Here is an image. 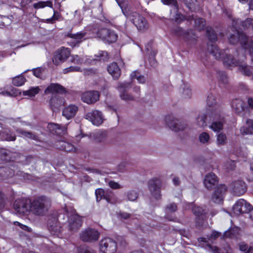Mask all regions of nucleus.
I'll list each match as a JSON object with an SVG mask.
<instances>
[{"instance_id": "obj_31", "label": "nucleus", "mask_w": 253, "mask_h": 253, "mask_svg": "<svg viewBox=\"0 0 253 253\" xmlns=\"http://www.w3.org/2000/svg\"><path fill=\"white\" fill-rule=\"evenodd\" d=\"M48 230L53 234L57 233L60 229L56 218L53 217L48 221Z\"/></svg>"}, {"instance_id": "obj_21", "label": "nucleus", "mask_w": 253, "mask_h": 253, "mask_svg": "<svg viewBox=\"0 0 253 253\" xmlns=\"http://www.w3.org/2000/svg\"><path fill=\"white\" fill-rule=\"evenodd\" d=\"M218 182L217 177L212 172L209 173L205 175L204 184L205 187L209 190H211L217 185Z\"/></svg>"}, {"instance_id": "obj_28", "label": "nucleus", "mask_w": 253, "mask_h": 253, "mask_svg": "<svg viewBox=\"0 0 253 253\" xmlns=\"http://www.w3.org/2000/svg\"><path fill=\"white\" fill-rule=\"evenodd\" d=\"M187 20H194V27L198 31H201L204 30L206 26L205 20L201 18H195L194 16H189L186 18Z\"/></svg>"}, {"instance_id": "obj_23", "label": "nucleus", "mask_w": 253, "mask_h": 253, "mask_svg": "<svg viewBox=\"0 0 253 253\" xmlns=\"http://www.w3.org/2000/svg\"><path fill=\"white\" fill-rule=\"evenodd\" d=\"M65 92V88L58 84L51 83L44 90L45 95L51 94L52 96L58 93H62Z\"/></svg>"}, {"instance_id": "obj_53", "label": "nucleus", "mask_w": 253, "mask_h": 253, "mask_svg": "<svg viewBox=\"0 0 253 253\" xmlns=\"http://www.w3.org/2000/svg\"><path fill=\"white\" fill-rule=\"evenodd\" d=\"M207 104L209 107L213 106L216 103V98L212 93L210 94L207 97Z\"/></svg>"}, {"instance_id": "obj_40", "label": "nucleus", "mask_w": 253, "mask_h": 253, "mask_svg": "<svg viewBox=\"0 0 253 253\" xmlns=\"http://www.w3.org/2000/svg\"><path fill=\"white\" fill-rule=\"evenodd\" d=\"M40 90V89L38 86L32 87L28 90L24 91L23 95L24 96L27 95L31 97H34L39 92Z\"/></svg>"}, {"instance_id": "obj_11", "label": "nucleus", "mask_w": 253, "mask_h": 253, "mask_svg": "<svg viewBox=\"0 0 253 253\" xmlns=\"http://www.w3.org/2000/svg\"><path fill=\"white\" fill-rule=\"evenodd\" d=\"M80 237L84 242H92L98 240L99 233L95 229L88 228L82 231Z\"/></svg>"}, {"instance_id": "obj_55", "label": "nucleus", "mask_w": 253, "mask_h": 253, "mask_svg": "<svg viewBox=\"0 0 253 253\" xmlns=\"http://www.w3.org/2000/svg\"><path fill=\"white\" fill-rule=\"evenodd\" d=\"M127 197L128 200L134 201L137 198L138 194L134 190H129L127 193Z\"/></svg>"}, {"instance_id": "obj_58", "label": "nucleus", "mask_w": 253, "mask_h": 253, "mask_svg": "<svg viewBox=\"0 0 253 253\" xmlns=\"http://www.w3.org/2000/svg\"><path fill=\"white\" fill-rule=\"evenodd\" d=\"M33 75L36 77L41 78L42 76V73L44 71V69L42 68H37L32 70Z\"/></svg>"}, {"instance_id": "obj_17", "label": "nucleus", "mask_w": 253, "mask_h": 253, "mask_svg": "<svg viewBox=\"0 0 253 253\" xmlns=\"http://www.w3.org/2000/svg\"><path fill=\"white\" fill-rule=\"evenodd\" d=\"M165 121L169 127L175 132L183 130L186 127L185 125L182 124L178 120L171 116H166Z\"/></svg>"}, {"instance_id": "obj_38", "label": "nucleus", "mask_w": 253, "mask_h": 253, "mask_svg": "<svg viewBox=\"0 0 253 253\" xmlns=\"http://www.w3.org/2000/svg\"><path fill=\"white\" fill-rule=\"evenodd\" d=\"M239 229L237 227L230 229L224 233V237L230 238H236L239 234Z\"/></svg>"}, {"instance_id": "obj_14", "label": "nucleus", "mask_w": 253, "mask_h": 253, "mask_svg": "<svg viewBox=\"0 0 253 253\" xmlns=\"http://www.w3.org/2000/svg\"><path fill=\"white\" fill-rule=\"evenodd\" d=\"M86 35V33L84 31L78 32L76 34L68 33L67 36L71 39L67 42L72 47L79 46L82 42L85 40V37Z\"/></svg>"}, {"instance_id": "obj_30", "label": "nucleus", "mask_w": 253, "mask_h": 253, "mask_svg": "<svg viewBox=\"0 0 253 253\" xmlns=\"http://www.w3.org/2000/svg\"><path fill=\"white\" fill-rule=\"evenodd\" d=\"M55 146L57 148L67 152H71L75 149L74 145L63 140L56 142Z\"/></svg>"}, {"instance_id": "obj_16", "label": "nucleus", "mask_w": 253, "mask_h": 253, "mask_svg": "<svg viewBox=\"0 0 253 253\" xmlns=\"http://www.w3.org/2000/svg\"><path fill=\"white\" fill-rule=\"evenodd\" d=\"M100 94L96 90H89L82 93L81 100L83 102L89 104H93L99 99Z\"/></svg>"}, {"instance_id": "obj_3", "label": "nucleus", "mask_w": 253, "mask_h": 253, "mask_svg": "<svg viewBox=\"0 0 253 253\" xmlns=\"http://www.w3.org/2000/svg\"><path fill=\"white\" fill-rule=\"evenodd\" d=\"M131 87L130 83H119L117 89L119 91L121 98L125 101L134 100L139 97L140 95V88L138 86H134L132 88V93H128V91Z\"/></svg>"}, {"instance_id": "obj_26", "label": "nucleus", "mask_w": 253, "mask_h": 253, "mask_svg": "<svg viewBox=\"0 0 253 253\" xmlns=\"http://www.w3.org/2000/svg\"><path fill=\"white\" fill-rule=\"evenodd\" d=\"M78 111V106L75 105H70L63 109L62 115L69 120L73 118L76 115Z\"/></svg>"}, {"instance_id": "obj_47", "label": "nucleus", "mask_w": 253, "mask_h": 253, "mask_svg": "<svg viewBox=\"0 0 253 253\" xmlns=\"http://www.w3.org/2000/svg\"><path fill=\"white\" fill-rule=\"evenodd\" d=\"M199 140L202 144H209L210 141V136L209 133L203 132L199 136Z\"/></svg>"}, {"instance_id": "obj_46", "label": "nucleus", "mask_w": 253, "mask_h": 253, "mask_svg": "<svg viewBox=\"0 0 253 253\" xmlns=\"http://www.w3.org/2000/svg\"><path fill=\"white\" fill-rule=\"evenodd\" d=\"M131 79H136L139 83L143 84L145 82V79L144 76L140 75L139 73L135 71L130 75Z\"/></svg>"}, {"instance_id": "obj_24", "label": "nucleus", "mask_w": 253, "mask_h": 253, "mask_svg": "<svg viewBox=\"0 0 253 253\" xmlns=\"http://www.w3.org/2000/svg\"><path fill=\"white\" fill-rule=\"evenodd\" d=\"M48 103L50 109L54 111L62 106L64 104V101L58 94H54L51 97Z\"/></svg>"}, {"instance_id": "obj_59", "label": "nucleus", "mask_w": 253, "mask_h": 253, "mask_svg": "<svg viewBox=\"0 0 253 253\" xmlns=\"http://www.w3.org/2000/svg\"><path fill=\"white\" fill-rule=\"evenodd\" d=\"M162 2L165 5L174 6L177 9L178 6L176 0H162Z\"/></svg>"}, {"instance_id": "obj_34", "label": "nucleus", "mask_w": 253, "mask_h": 253, "mask_svg": "<svg viewBox=\"0 0 253 253\" xmlns=\"http://www.w3.org/2000/svg\"><path fill=\"white\" fill-rule=\"evenodd\" d=\"M231 106L236 113H240L244 109V102L240 99L233 100Z\"/></svg>"}, {"instance_id": "obj_19", "label": "nucleus", "mask_w": 253, "mask_h": 253, "mask_svg": "<svg viewBox=\"0 0 253 253\" xmlns=\"http://www.w3.org/2000/svg\"><path fill=\"white\" fill-rule=\"evenodd\" d=\"M226 191V187L225 185L217 186L212 196V201L217 204L222 202Z\"/></svg>"}, {"instance_id": "obj_2", "label": "nucleus", "mask_w": 253, "mask_h": 253, "mask_svg": "<svg viewBox=\"0 0 253 253\" xmlns=\"http://www.w3.org/2000/svg\"><path fill=\"white\" fill-rule=\"evenodd\" d=\"M229 40L233 44L239 42L245 52H248L253 57V41L243 32L236 30L234 34L230 35ZM252 60L253 61V58Z\"/></svg>"}, {"instance_id": "obj_8", "label": "nucleus", "mask_w": 253, "mask_h": 253, "mask_svg": "<svg viewBox=\"0 0 253 253\" xmlns=\"http://www.w3.org/2000/svg\"><path fill=\"white\" fill-rule=\"evenodd\" d=\"M13 208L15 212L20 215L30 212V200L25 198L17 199L13 204Z\"/></svg>"}, {"instance_id": "obj_4", "label": "nucleus", "mask_w": 253, "mask_h": 253, "mask_svg": "<svg viewBox=\"0 0 253 253\" xmlns=\"http://www.w3.org/2000/svg\"><path fill=\"white\" fill-rule=\"evenodd\" d=\"M207 115L212 121L210 126L211 129L214 132H219L223 129L224 119L218 109L216 108L209 109L207 112Z\"/></svg>"}, {"instance_id": "obj_10", "label": "nucleus", "mask_w": 253, "mask_h": 253, "mask_svg": "<svg viewBox=\"0 0 253 253\" xmlns=\"http://www.w3.org/2000/svg\"><path fill=\"white\" fill-rule=\"evenodd\" d=\"M162 181L158 177H154L148 182V187L151 194L157 199L161 197Z\"/></svg>"}, {"instance_id": "obj_56", "label": "nucleus", "mask_w": 253, "mask_h": 253, "mask_svg": "<svg viewBox=\"0 0 253 253\" xmlns=\"http://www.w3.org/2000/svg\"><path fill=\"white\" fill-rule=\"evenodd\" d=\"M157 51L156 50H152L150 52V55L151 56L149 58V62L151 66L155 67L157 65L156 60L155 59V56L156 55Z\"/></svg>"}, {"instance_id": "obj_22", "label": "nucleus", "mask_w": 253, "mask_h": 253, "mask_svg": "<svg viewBox=\"0 0 253 253\" xmlns=\"http://www.w3.org/2000/svg\"><path fill=\"white\" fill-rule=\"evenodd\" d=\"M47 128L53 134L58 135H62L66 134L67 131V125H61L58 124L50 123L47 126Z\"/></svg>"}, {"instance_id": "obj_36", "label": "nucleus", "mask_w": 253, "mask_h": 253, "mask_svg": "<svg viewBox=\"0 0 253 253\" xmlns=\"http://www.w3.org/2000/svg\"><path fill=\"white\" fill-rule=\"evenodd\" d=\"M45 7L52 8V2L51 0L40 1L33 4V7L36 9L43 8Z\"/></svg>"}, {"instance_id": "obj_1", "label": "nucleus", "mask_w": 253, "mask_h": 253, "mask_svg": "<svg viewBox=\"0 0 253 253\" xmlns=\"http://www.w3.org/2000/svg\"><path fill=\"white\" fill-rule=\"evenodd\" d=\"M51 205L50 199L45 196H39L30 200V212L37 216H43Z\"/></svg>"}, {"instance_id": "obj_5", "label": "nucleus", "mask_w": 253, "mask_h": 253, "mask_svg": "<svg viewBox=\"0 0 253 253\" xmlns=\"http://www.w3.org/2000/svg\"><path fill=\"white\" fill-rule=\"evenodd\" d=\"M222 58H223V62L224 66L229 68L238 66L239 70L243 74L246 76H251L252 74L251 67L236 61L231 55L226 54L225 56L223 55Z\"/></svg>"}, {"instance_id": "obj_48", "label": "nucleus", "mask_w": 253, "mask_h": 253, "mask_svg": "<svg viewBox=\"0 0 253 253\" xmlns=\"http://www.w3.org/2000/svg\"><path fill=\"white\" fill-rule=\"evenodd\" d=\"M0 171L2 176L4 177H11L14 174V172L12 170L6 168H0Z\"/></svg>"}, {"instance_id": "obj_7", "label": "nucleus", "mask_w": 253, "mask_h": 253, "mask_svg": "<svg viewBox=\"0 0 253 253\" xmlns=\"http://www.w3.org/2000/svg\"><path fill=\"white\" fill-rule=\"evenodd\" d=\"M96 35L98 38L108 42H114L118 39L117 33L114 30L108 28L99 29Z\"/></svg>"}, {"instance_id": "obj_61", "label": "nucleus", "mask_w": 253, "mask_h": 253, "mask_svg": "<svg viewBox=\"0 0 253 253\" xmlns=\"http://www.w3.org/2000/svg\"><path fill=\"white\" fill-rule=\"evenodd\" d=\"M84 61V59L79 56L78 55H73L72 56L71 62L75 64H80Z\"/></svg>"}, {"instance_id": "obj_18", "label": "nucleus", "mask_w": 253, "mask_h": 253, "mask_svg": "<svg viewBox=\"0 0 253 253\" xmlns=\"http://www.w3.org/2000/svg\"><path fill=\"white\" fill-rule=\"evenodd\" d=\"M193 212L196 216V226L200 228L202 226L203 221L206 218L207 213L206 209L203 207H194Z\"/></svg>"}, {"instance_id": "obj_52", "label": "nucleus", "mask_w": 253, "mask_h": 253, "mask_svg": "<svg viewBox=\"0 0 253 253\" xmlns=\"http://www.w3.org/2000/svg\"><path fill=\"white\" fill-rule=\"evenodd\" d=\"M78 253H95V252L87 246H80L77 249Z\"/></svg>"}, {"instance_id": "obj_43", "label": "nucleus", "mask_w": 253, "mask_h": 253, "mask_svg": "<svg viewBox=\"0 0 253 253\" xmlns=\"http://www.w3.org/2000/svg\"><path fill=\"white\" fill-rule=\"evenodd\" d=\"M239 250L244 253H253V247H249L248 245L244 242L239 244Z\"/></svg>"}, {"instance_id": "obj_29", "label": "nucleus", "mask_w": 253, "mask_h": 253, "mask_svg": "<svg viewBox=\"0 0 253 253\" xmlns=\"http://www.w3.org/2000/svg\"><path fill=\"white\" fill-rule=\"evenodd\" d=\"M107 70L114 79H118L121 75V70L116 63H112L108 67Z\"/></svg>"}, {"instance_id": "obj_54", "label": "nucleus", "mask_w": 253, "mask_h": 253, "mask_svg": "<svg viewBox=\"0 0 253 253\" xmlns=\"http://www.w3.org/2000/svg\"><path fill=\"white\" fill-rule=\"evenodd\" d=\"M95 56L97 58L95 59L96 60H106L108 58V55L107 52L104 51H101L95 55Z\"/></svg>"}, {"instance_id": "obj_50", "label": "nucleus", "mask_w": 253, "mask_h": 253, "mask_svg": "<svg viewBox=\"0 0 253 253\" xmlns=\"http://www.w3.org/2000/svg\"><path fill=\"white\" fill-rule=\"evenodd\" d=\"M96 141L100 142L104 141L106 137V133L105 132H98L95 133L93 135Z\"/></svg>"}, {"instance_id": "obj_41", "label": "nucleus", "mask_w": 253, "mask_h": 253, "mask_svg": "<svg viewBox=\"0 0 253 253\" xmlns=\"http://www.w3.org/2000/svg\"><path fill=\"white\" fill-rule=\"evenodd\" d=\"M207 116L204 113L199 114L197 118V124L200 127H204L207 126Z\"/></svg>"}, {"instance_id": "obj_20", "label": "nucleus", "mask_w": 253, "mask_h": 253, "mask_svg": "<svg viewBox=\"0 0 253 253\" xmlns=\"http://www.w3.org/2000/svg\"><path fill=\"white\" fill-rule=\"evenodd\" d=\"M231 187L234 194L238 196L244 194L247 189L245 183L242 180L233 182Z\"/></svg>"}, {"instance_id": "obj_12", "label": "nucleus", "mask_w": 253, "mask_h": 253, "mask_svg": "<svg viewBox=\"0 0 253 253\" xmlns=\"http://www.w3.org/2000/svg\"><path fill=\"white\" fill-rule=\"evenodd\" d=\"M101 251L103 253H115L117 251L116 242L110 238H104L100 243Z\"/></svg>"}, {"instance_id": "obj_57", "label": "nucleus", "mask_w": 253, "mask_h": 253, "mask_svg": "<svg viewBox=\"0 0 253 253\" xmlns=\"http://www.w3.org/2000/svg\"><path fill=\"white\" fill-rule=\"evenodd\" d=\"M81 68L78 66H70L63 70L64 74H67L71 72H81Z\"/></svg>"}, {"instance_id": "obj_39", "label": "nucleus", "mask_w": 253, "mask_h": 253, "mask_svg": "<svg viewBox=\"0 0 253 253\" xmlns=\"http://www.w3.org/2000/svg\"><path fill=\"white\" fill-rule=\"evenodd\" d=\"M25 78L23 75H19L12 79V84L17 86L23 85L26 81Z\"/></svg>"}, {"instance_id": "obj_44", "label": "nucleus", "mask_w": 253, "mask_h": 253, "mask_svg": "<svg viewBox=\"0 0 253 253\" xmlns=\"http://www.w3.org/2000/svg\"><path fill=\"white\" fill-rule=\"evenodd\" d=\"M218 81L220 84L225 85L228 82V78L226 73L222 71L217 72Z\"/></svg>"}, {"instance_id": "obj_25", "label": "nucleus", "mask_w": 253, "mask_h": 253, "mask_svg": "<svg viewBox=\"0 0 253 253\" xmlns=\"http://www.w3.org/2000/svg\"><path fill=\"white\" fill-rule=\"evenodd\" d=\"M82 225V221L81 217L77 215H73L69 219V229L72 231H77Z\"/></svg>"}, {"instance_id": "obj_63", "label": "nucleus", "mask_w": 253, "mask_h": 253, "mask_svg": "<svg viewBox=\"0 0 253 253\" xmlns=\"http://www.w3.org/2000/svg\"><path fill=\"white\" fill-rule=\"evenodd\" d=\"M177 210V206L175 204L172 203L169 205L166 208L167 212H174Z\"/></svg>"}, {"instance_id": "obj_42", "label": "nucleus", "mask_w": 253, "mask_h": 253, "mask_svg": "<svg viewBox=\"0 0 253 253\" xmlns=\"http://www.w3.org/2000/svg\"><path fill=\"white\" fill-rule=\"evenodd\" d=\"M207 36L211 42L216 41L217 39V36L215 32L213 30L211 27H208L206 30Z\"/></svg>"}, {"instance_id": "obj_9", "label": "nucleus", "mask_w": 253, "mask_h": 253, "mask_svg": "<svg viewBox=\"0 0 253 253\" xmlns=\"http://www.w3.org/2000/svg\"><path fill=\"white\" fill-rule=\"evenodd\" d=\"M71 55V50L69 48L61 47L54 54L53 62L56 65H59L64 62Z\"/></svg>"}, {"instance_id": "obj_60", "label": "nucleus", "mask_w": 253, "mask_h": 253, "mask_svg": "<svg viewBox=\"0 0 253 253\" xmlns=\"http://www.w3.org/2000/svg\"><path fill=\"white\" fill-rule=\"evenodd\" d=\"M253 130L250 127L245 126H243L240 129L241 133L243 135L252 134Z\"/></svg>"}, {"instance_id": "obj_15", "label": "nucleus", "mask_w": 253, "mask_h": 253, "mask_svg": "<svg viewBox=\"0 0 253 253\" xmlns=\"http://www.w3.org/2000/svg\"><path fill=\"white\" fill-rule=\"evenodd\" d=\"M84 118L90 121L93 125L96 126L102 124L104 121L102 113L98 110H94L87 113L85 114Z\"/></svg>"}, {"instance_id": "obj_27", "label": "nucleus", "mask_w": 253, "mask_h": 253, "mask_svg": "<svg viewBox=\"0 0 253 253\" xmlns=\"http://www.w3.org/2000/svg\"><path fill=\"white\" fill-rule=\"evenodd\" d=\"M208 50L217 59L221 58L224 54V52L221 51L216 45L213 43L208 45Z\"/></svg>"}, {"instance_id": "obj_33", "label": "nucleus", "mask_w": 253, "mask_h": 253, "mask_svg": "<svg viewBox=\"0 0 253 253\" xmlns=\"http://www.w3.org/2000/svg\"><path fill=\"white\" fill-rule=\"evenodd\" d=\"M198 242L200 245L205 248H208L213 253H218V249L216 247L212 246L210 245L206 238H200L198 239Z\"/></svg>"}, {"instance_id": "obj_6", "label": "nucleus", "mask_w": 253, "mask_h": 253, "mask_svg": "<svg viewBox=\"0 0 253 253\" xmlns=\"http://www.w3.org/2000/svg\"><path fill=\"white\" fill-rule=\"evenodd\" d=\"M126 16L136 26L139 31H144L148 29V24L145 18L138 13L130 12Z\"/></svg>"}, {"instance_id": "obj_62", "label": "nucleus", "mask_w": 253, "mask_h": 253, "mask_svg": "<svg viewBox=\"0 0 253 253\" xmlns=\"http://www.w3.org/2000/svg\"><path fill=\"white\" fill-rule=\"evenodd\" d=\"M11 91L12 92L11 93L7 91H6L5 92H2L1 93L7 96H17L18 94H19L20 93L19 90L15 88H13L11 89Z\"/></svg>"}, {"instance_id": "obj_32", "label": "nucleus", "mask_w": 253, "mask_h": 253, "mask_svg": "<svg viewBox=\"0 0 253 253\" xmlns=\"http://www.w3.org/2000/svg\"><path fill=\"white\" fill-rule=\"evenodd\" d=\"M16 132L25 138H29L36 141L39 140L38 136L31 131H28L18 128L16 129Z\"/></svg>"}, {"instance_id": "obj_35", "label": "nucleus", "mask_w": 253, "mask_h": 253, "mask_svg": "<svg viewBox=\"0 0 253 253\" xmlns=\"http://www.w3.org/2000/svg\"><path fill=\"white\" fill-rule=\"evenodd\" d=\"M216 143L217 146L221 147L227 143V137L225 133L223 132L218 133L216 134Z\"/></svg>"}, {"instance_id": "obj_13", "label": "nucleus", "mask_w": 253, "mask_h": 253, "mask_svg": "<svg viewBox=\"0 0 253 253\" xmlns=\"http://www.w3.org/2000/svg\"><path fill=\"white\" fill-rule=\"evenodd\" d=\"M252 209V205L243 199L239 200L233 207V211L237 215L248 212Z\"/></svg>"}, {"instance_id": "obj_51", "label": "nucleus", "mask_w": 253, "mask_h": 253, "mask_svg": "<svg viewBox=\"0 0 253 253\" xmlns=\"http://www.w3.org/2000/svg\"><path fill=\"white\" fill-rule=\"evenodd\" d=\"M242 26L244 29L253 28V19L250 18H247L243 23Z\"/></svg>"}, {"instance_id": "obj_49", "label": "nucleus", "mask_w": 253, "mask_h": 253, "mask_svg": "<svg viewBox=\"0 0 253 253\" xmlns=\"http://www.w3.org/2000/svg\"><path fill=\"white\" fill-rule=\"evenodd\" d=\"M95 195H96V201L97 202H99L102 199H106L107 201H108V200L107 199V198L106 197V196L104 195V190L101 188H98V189H96Z\"/></svg>"}, {"instance_id": "obj_45", "label": "nucleus", "mask_w": 253, "mask_h": 253, "mask_svg": "<svg viewBox=\"0 0 253 253\" xmlns=\"http://www.w3.org/2000/svg\"><path fill=\"white\" fill-rule=\"evenodd\" d=\"M173 33L178 36H182L184 37L186 40H188V34L184 31L182 28L176 27L172 30Z\"/></svg>"}, {"instance_id": "obj_37", "label": "nucleus", "mask_w": 253, "mask_h": 253, "mask_svg": "<svg viewBox=\"0 0 253 253\" xmlns=\"http://www.w3.org/2000/svg\"><path fill=\"white\" fill-rule=\"evenodd\" d=\"M0 135L1 136V139L2 140L14 141L16 139L15 136L7 130H5L4 131L0 132Z\"/></svg>"}, {"instance_id": "obj_64", "label": "nucleus", "mask_w": 253, "mask_h": 253, "mask_svg": "<svg viewBox=\"0 0 253 253\" xmlns=\"http://www.w3.org/2000/svg\"><path fill=\"white\" fill-rule=\"evenodd\" d=\"M108 185L110 187L113 189H118L121 188V186L118 183L113 180L109 181Z\"/></svg>"}]
</instances>
